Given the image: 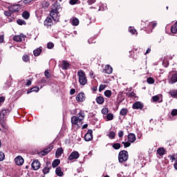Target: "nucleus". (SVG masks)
Returning <instances> with one entry per match:
<instances>
[{"instance_id": "obj_7", "label": "nucleus", "mask_w": 177, "mask_h": 177, "mask_svg": "<svg viewBox=\"0 0 177 177\" xmlns=\"http://www.w3.org/2000/svg\"><path fill=\"white\" fill-rule=\"evenodd\" d=\"M31 167L32 169H34L35 171H37V169H39V168H41V163L38 160H35L32 162Z\"/></svg>"}, {"instance_id": "obj_49", "label": "nucleus", "mask_w": 177, "mask_h": 177, "mask_svg": "<svg viewBox=\"0 0 177 177\" xmlns=\"http://www.w3.org/2000/svg\"><path fill=\"white\" fill-rule=\"evenodd\" d=\"M44 75H45L46 78H47V79L50 78V73H49V71H45Z\"/></svg>"}, {"instance_id": "obj_56", "label": "nucleus", "mask_w": 177, "mask_h": 177, "mask_svg": "<svg viewBox=\"0 0 177 177\" xmlns=\"http://www.w3.org/2000/svg\"><path fill=\"white\" fill-rule=\"evenodd\" d=\"M87 2L88 5H93V3H95V2H96V0H88Z\"/></svg>"}, {"instance_id": "obj_20", "label": "nucleus", "mask_w": 177, "mask_h": 177, "mask_svg": "<svg viewBox=\"0 0 177 177\" xmlns=\"http://www.w3.org/2000/svg\"><path fill=\"white\" fill-rule=\"evenodd\" d=\"M52 147H49L47 149H45L43 151H41L42 156H46V154H48L50 151H52Z\"/></svg>"}, {"instance_id": "obj_31", "label": "nucleus", "mask_w": 177, "mask_h": 177, "mask_svg": "<svg viewBox=\"0 0 177 177\" xmlns=\"http://www.w3.org/2000/svg\"><path fill=\"white\" fill-rule=\"evenodd\" d=\"M53 10H57V12H59L60 10V6L57 3H54L52 8Z\"/></svg>"}, {"instance_id": "obj_36", "label": "nucleus", "mask_w": 177, "mask_h": 177, "mask_svg": "<svg viewBox=\"0 0 177 177\" xmlns=\"http://www.w3.org/2000/svg\"><path fill=\"white\" fill-rule=\"evenodd\" d=\"M22 60L23 62H25L26 63H27V62H30V57H28V55H24L22 57Z\"/></svg>"}, {"instance_id": "obj_41", "label": "nucleus", "mask_w": 177, "mask_h": 177, "mask_svg": "<svg viewBox=\"0 0 177 177\" xmlns=\"http://www.w3.org/2000/svg\"><path fill=\"white\" fill-rule=\"evenodd\" d=\"M148 84H154V79L153 77H148L147 80Z\"/></svg>"}, {"instance_id": "obj_54", "label": "nucleus", "mask_w": 177, "mask_h": 177, "mask_svg": "<svg viewBox=\"0 0 177 177\" xmlns=\"http://www.w3.org/2000/svg\"><path fill=\"white\" fill-rule=\"evenodd\" d=\"M148 26H149V27L152 26V28H154L157 26V23H156V22H154L153 24L149 23Z\"/></svg>"}, {"instance_id": "obj_10", "label": "nucleus", "mask_w": 177, "mask_h": 177, "mask_svg": "<svg viewBox=\"0 0 177 177\" xmlns=\"http://www.w3.org/2000/svg\"><path fill=\"white\" fill-rule=\"evenodd\" d=\"M59 67H61L62 70H68V67H70V63H68V62H67L66 60H63L62 62H61Z\"/></svg>"}, {"instance_id": "obj_2", "label": "nucleus", "mask_w": 177, "mask_h": 177, "mask_svg": "<svg viewBox=\"0 0 177 177\" xmlns=\"http://www.w3.org/2000/svg\"><path fill=\"white\" fill-rule=\"evenodd\" d=\"M129 157L128 151L125 150L120 151L118 156L119 162H125L128 161Z\"/></svg>"}, {"instance_id": "obj_48", "label": "nucleus", "mask_w": 177, "mask_h": 177, "mask_svg": "<svg viewBox=\"0 0 177 177\" xmlns=\"http://www.w3.org/2000/svg\"><path fill=\"white\" fill-rule=\"evenodd\" d=\"M153 102H158L160 100V97L158 95H155L152 97Z\"/></svg>"}, {"instance_id": "obj_13", "label": "nucleus", "mask_w": 177, "mask_h": 177, "mask_svg": "<svg viewBox=\"0 0 177 177\" xmlns=\"http://www.w3.org/2000/svg\"><path fill=\"white\" fill-rule=\"evenodd\" d=\"M76 100L77 102H84L85 100V94L84 93H80L76 96Z\"/></svg>"}, {"instance_id": "obj_32", "label": "nucleus", "mask_w": 177, "mask_h": 177, "mask_svg": "<svg viewBox=\"0 0 177 177\" xmlns=\"http://www.w3.org/2000/svg\"><path fill=\"white\" fill-rule=\"evenodd\" d=\"M3 118H0V124L1 125L2 128L6 129L8 128V125H6V122L2 120Z\"/></svg>"}, {"instance_id": "obj_24", "label": "nucleus", "mask_w": 177, "mask_h": 177, "mask_svg": "<svg viewBox=\"0 0 177 177\" xmlns=\"http://www.w3.org/2000/svg\"><path fill=\"white\" fill-rule=\"evenodd\" d=\"M157 153L159 156H164V154H165V149L162 147L158 148L157 149Z\"/></svg>"}, {"instance_id": "obj_57", "label": "nucleus", "mask_w": 177, "mask_h": 177, "mask_svg": "<svg viewBox=\"0 0 177 177\" xmlns=\"http://www.w3.org/2000/svg\"><path fill=\"white\" fill-rule=\"evenodd\" d=\"M118 136H119L120 138H122V136H124V131H120L118 132Z\"/></svg>"}, {"instance_id": "obj_8", "label": "nucleus", "mask_w": 177, "mask_h": 177, "mask_svg": "<svg viewBox=\"0 0 177 177\" xmlns=\"http://www.w3.org/2000/svg\"><path fill=\"white\" fill-rule=\"evenodd\" d=\"M132 109H133V110H142V109H143V104L137 101L133 104Z\"/></svg>"}, {"instance_id": "obj_16", "label": "nucleus", "mask_w": 177, "mask_h": 177, "mask_svg": "<svg viewBox=\"0 0 177 177\" xmlns=\"http://www.w3.org/2000/svg\"><path fill=\"white\" fill-rule=\"evenodd\" d=\"M128 140L130 143H133V142L136 140V136H135L133 133H129L128 135Z\"/></svg>"}, {"instance_id": "obj_28", "label": "nucleus", "mask_w": 177, "mask_h": 177, "mask_svg": "<svg viewBox=\"0 0 177 177\" xmlns=\"http://www.w3.org/2000/svg\"><path fill=\"white\" fill-rule=\"evenodd\" d=\"M59 164H60V160L55 159V160H53V162L52 163L53 168H56V167H57V165H59Z\"/></svg>"}, {"instance_id": "obj_27", "label": "nucleus", "mask_w": 177, "mask_h": 177, "mask_svg": "<svg viewBox=\"0 0 177 177\" xmlns=\"http://www.w3.org/2000/svg\"><path fill=\"white\" fill-rule=\"evenodd\" d=\"M128 114V109L123 108L120 110V115H127Z\"/></svg>"}, {"instance_id": "obj_51", "label": "nucleus", "mask_w": 177, "mask_h": 177, "mask_svg": "<svg viewBox=\"0 0 177 177\" xmlns=\"http://www.w3.org/2000/svg\"><path fill=\"white\" fill-rule=\"evenodd\" d=\"M69 3L70 5H76V3H78V0H71Z\"/></svg>"}, {"instance_id": "obj_14", "label": "nucleus", "mask_w": 177, "mask_h": 177, "mask_svg": "<svg viewBox=\"0 0 177 177\" xmlns=\"http://www.w3.org/2000/svg\"><path fill=\"white\" fill-rule=\"evenodd\" d=\"M44 26H46L47 28H49L52 26V19L50 17H47L44 22Z\"/></svg>"}, {"instance_id": "obj_33", "label": "nucleus", "mask_w": 177, "mask_h": 177, "mask_svg": "<svg viewBox=\"0 0 177 177\" xmlns=\"http://www.w3.org/2000/svg\"><path fill=\"white\" fill-rule=\"evenodd\" d=\"M129 31L131 32V34H132L133 35H135V34H138V32H136V30L132 27V26H130L129 28Z\"/></svg>"}, {"instance_id": "obj_12", "label": "nucleus", "mask_w": 177, "mask_h": 177, "mask_svg": "<svg viewBox=\"0 0 177 177\" xmlns=\"http://www.w3.org/2000/svg\"><path fill=\"white\" fill-rule=\"evenodd\" d=\"M15 162L16 165H23V164L24 163V159H23V157L21 156H17L15 158Z\"/></svg>"}, {"instance_id": "obj_52", "label": "nucleus", "mask_w": 177, "mask_h": 177, "mask_svg": "<svg viewBox=\"0 0 177 177\" xmlns=\"http://www.w3.org/2000/svg\"><path fill=\"white\" fill-rule=\"evenodd\" d=\"M171 115H173V117L177 115V109H173L171 112Z\"/></svg>"}, {"instance_id": "obj_38", "label": "nucleus", "mask_w": 177, "mask_h": 177, "mask_svg": "<svg viewBox=\"0 0 177 177\" xmlns=\"http://www.w3.org/2000/svg\"><path fill=\"white\" fill-rule=\"evenodd\" d=\"M42 171L44 175H46V174H49V171H50V168H49V167H45Z\"/></svg>"}, {"instance_id": "obj_55", "label": "nucleus", "mask_w": 177, "mask_h": 177, "mask_svg": "<svg viewBox=\"0 0 177 177\" xmlns=\"http://www.w3.org/2000/svg\"><path fill=\"white\" fill-rule=\"evenodd\" d=\"M10 86V83H5V86H3L4 89H8Z\"/></svg>"}, {"instance_id": "obj_26", "label": "nucleus", "mask_w": 177, "mask_h": 177, "mask_svg": "<svg viewBox=\"0 0 177 177\" xmlns=\"http://www.w3.org/2000/svg\"><path fill=\"white\" fill-rule=\"evenodd\" d=\"M169 95L171 96V97H177V90H171L169 92Z\"/></svg>"}, {"instance_id": "obj_63", "label": "nucleus", "mask_w": 177, "mask_h": 177, "mask_svg": "<svg viewBox=\"0 0 177 177\" xmlns=\"http://www.w3.org/2000/svg\"><path fill=\"white\" fill-rule=\"evenodd\" d=\"M93 39L90 38V39L88 40V44H95V41H93Z\"/></svg>"}, {"instance_id": "obj_34", "label": "nucleus", "mask_w": 177, "mask_h": 177, "mask_svg": "<svg viewBox=\"0 0 177 177\" xmlns=\"http://www.w3.org/2000/svg\"><path fill=\"white\" fill-rule=\"evenodd\" d=\"M112 147H113V149H115V150H118V149H121V144L114 143V144H113Z\"/></svg>"}, {"instance_id": "obj_59", "label": "nucleus", "mask_w": 177, "mask_h": 177, "mask_svg": "<svg viewBox=\"0 0 177 177\" xmlns=\"http://www.w3.org/2000/svg\"><path fill=\"white\" fill-rule=\"evenodd\" d=\"M106 9H107V6L103 7L100 6L99 8V10H106Z\"/></svg>"}, {"instance_id": "obj_45", "label": "nucleus", "mask_w": 177, "mask_h": 177, "mask_svg": "<svg viewBox=\"0 0 177 177\" xmlns=\"http://www.w3.org/2000/svg\"><path fill=\"white\" fill-rule=\"evenodd\" d=\"M102 113L106 115V114L109 113V109L107 108H104L102 109Z\"/></svg>"}, {"instance_id": "obj_17", "label": "nucleus", "mask_w": 177, "mask_h": 177, "mask_svg": "<svg viewBox=\"0 0 177 177\" xmlns=\"http://www.w3.org/2000/svg\"><path fill=\"white\" fill-rule=\"evenodd\" d=\"M104 73L106 74H111L113 73V68L110 65L105 66Z\"/></svg>"}, {"instance_id": "obj_60", "label": "nucleus", "mask_w": 177, "mask_h": 177, "mask_svg": "<svg viewBox=\"0 0 177 177\" xmlns=\"http://www.w3.org/2000/svg\"><path fill=\"white\" fill-rule=\"evenodd\" d=\"M41 84L46 83L47 82L46 78H45V77L41 78Z\"/></svg>"}, {"instance_id": "obj_29", "label": "nucleus", "mask_w": 177, "mask_h": 177, "mask_svg": "<svg viewBox=\"0 0 177 177\" xmlns=\"http://www.w3.org/2000/svg\"><path fill=\"white\" fill-rule=\"evenodd\" d=\"M71 24L73 26H78V24H80V20L77 18H73L71 20Z\"/></svg>"}, {"instance_id": "obj_43", "label": "nucleus", "mask_w": 177, "mask_h": 177, "mask_svg": "<svg viewBox=\"0 0 177 177\" xmlns=\"http://www.w3.org/2000/svg\"><path fill=\"white\" fill-rule=\"evenodd\" d=\"M106 118H107V120H109V121H111V120H113V118H114V115L112 113H109L106 115Z\"/></svg>"}, {"instance_id": "obj_40", "label": "nucleus", "mask_w": 177, "mask_h": 177, "mask_svg": "<svg viewBox=\"0 0 177 177\" xmlns=\"http://www.w3.org/2000/svg\"><path fill=\"white\" fill-rule=\"evenodd\" d=\"M12 14H13V12L10 10L4 11L5 16H7L8 17H10V16H12Z\"/></svg>"}, {"instance_id": "obj_53", "label": "nucleus", "mask_w": 177, "mask_h": 177, "mask_svg": "<svg viewBox=\"0 0 177 177\" xmlns=\"http://www.w3.org/2000/svg\"><path fill=\"white\" fill-rule=\"evenodd\" d=\"M169 160H171V161H175V160H176L175 154L169 156Z\"/></svg>"}, {"instance_id": "obj_15", "label": "nucleus", "mask_w": 177, "mask_h": 177, "mask_svg": "<svg viewBox=\"0 0 177 177\" xmlns=\"http://www.w3.org/2000/svg\"><path fill=\"white\" fill-rule=\"evenodd\" d=\"M9 113H10V111L9 109H5L3 110L0 113V118H5Z\"/></svg>"}, {"instance_id": "obj_58", "label": "nucleus", "mask_w": 177, "mask_h": 177, "mask_svg": "<svg viewBox=\"0 0 177 177\" xmlns=\"http://www.w3.org/2000/svg\"><path fill=\"white\" fill-rule=\"evenodd\" d=\"M129 96L130 97H135L136 96V94L135 93V92L132 91L129 93Z\"/></svg>"}, {"instance_id": "obj_46", "label": "nucleus", "mask_w": 177, "mask_h": 177, "mask_svg": "<svg viewBox=\"0 0 177 177\" xmlns=\"http://www.w3.org/2000/svg\"><path fill=\"white\" fill-rule=\"evenodd\" d=\"M122 144L124 145V147L125 148L129 147V146H131L130 142H122Z\"/></svg>"}, {"instance_id": "obj_62", "label": "nucleus", "mask_w": 177, "mask_h": 177, "mask_svg": "<svg viewBox=\"0 0 177 177\" xmlns=\"http://www.w3.org/2000/svg\"><path fill=\"white\" fill-rule=\"evenodd\" d=\"M32 1H34V0H24V3H30L32 2Z\"/></svg>"}, {"instance_id": "obj_6", "label": "nucleus", "mask_w": 177, "mask_h": 177, "mask_svg": "<svg viewBox=\"0 0 177 177\" xmlns=\"http://www.w3.org/2000/svg\"><path fill=\"white\" fill-rule=\"evenodd\" d=\"M26 37L24 34H20L19 35L14 36L13 40L16 41V42H23V41H25Z\"/></svg>"}, {"instance_id": "obj_35", "label": "nucleus", "mask_w": 177, "mask_h": 177, "mask_svg": "<svg viewBox=\"0 0 177 177\" xmlns=\"http://www.w3.org/2000/svg\"><path fill=\"white\" fill-rule=\"evenodd\" d=\"M104 95L110 98L111 97V91L110 90H106L104 91Z\"/></svg>"}, {"instance_id": "obj_11", "label": "nucleus", "mask_w": 177, "mask_h": 177, "mask_svg": "<svg viewBox=\"0 0 177 177\" xmlns=\"http://www.w3.org/2000/svg\"><path fill=\"white\" fill-rule=\"evenodd\" d=\"M20 5H12L8 6V10H10L12 13H15V12H19L20 10Z\"/></svg>"}, {"instance_id": "obj_37", "label": "nucleus", "mask_w": 177, "mask_h": 177, "mask_svg": "<svg viewBox=\"0 0 177 177\" xmlns=\"http://www.w3.org/2000/svg\"><path fill=\"white\" fill-rule=\"evenodd\" d=\"M108 136L109 139H114L115 138V133L114 131H110Z\"/></svg>"}, {"instance_id": "obj_39", "label": "nucleus", "mask_w": 177, "mask_h": 177, "mask_svg": "<svg viewBox=\"0 0 177 177\" xmlns=\"http://www.w3.org/2000/svg\"><path fill=\"white\" fill-rule=\"evenodd\" d=\"M22 16L24 19H28V17H30V13L28 12L25 11L23 12Z\"/></svg>"}, {"instance_id": "obj_4", "label": "nucleus", "mask_w": 177, "mask_h": 177, "mask_svg": "<svg viewBox=\"0 0 177 177\" xmlns=\"http://www.w3.org/2000/svg\"><path fill=\"white\" fill-rule=\"evenodd\" d=\"M50 16H51L54 21H59V12L57 10H52L50 12Z\"/></svg>"}, {"instance_id": "obj_61", "label": "nucleus", "mask_w": 177, "mask_h": 177, "mask_svg": "<svg viewBox=\"0 0 177 177\" xmlns=\"http://www.w3.org/2000/svg\"><path fill=\"white\" fill-rule=\"evenodd\" d=\"M75 93V89L71 88L70 91V95H74Z\"/></svg>"}, {"instance_id": "obj_44", "label": "nucleus", "mask_w": 177, "mask_h": 177, "mask_svg": "<svg viewBox=\"0 0 177 177\" xmlns=\"http://www.w3.org/2000/svg\"><path fill=\"white\" fill-rule=\"evenodd\" d=\"M5 160V153L0 151V161H3Z\"/></svg>"}, {"instance_id": "obj_22", "label": "nucleus", "mask_w": 177, "mask_h": 177, "mask_svg": "<svg viewBox=\"0 0 177 177\" xmlns=\"http://www.w3.org/2000/svg\"><path fill=\"white\" fill-rule=\"evenodd\" d=\"M171 32L172 34H176L177 32V21L171 26Z\"/></svg>"}, {"instance_id": "obj_47", "label": "nucleus", "mask_w": 177, "mask_h": 177, "mask_svg": "<svg viewBox=\"0 0 177 177\" xmlns=\"http://www.w3.org/2000/svg\"><path fill=\"white\" fill-rule=\"evenodd\" d=\"M54 46H55V44H53L52 42H48L47 44L48 49H52Z\"/></svg>"}, {"instance_id": "obj_1", "label": "nucleus", "mask_w": 177, "mask_h": 177, "mask_svg": "<svg viewBox=\"0 0 177 177\" xmlns=\"http://www.w3.org/2000/svg\"><path fill=\"white\" fill-rule=\"evenodd\" d=\"M84 118H85V113L84 111H80L77 116H73L71 118V123L73 125H77L78 123H81Z\"/></svg>"}, {"instance_id": "obj_30", "label": "nucleus", "mask_w": 177, "mask_h": 177, "mask_svg": "<svg viewBox=\"0 0 177 177\" xmlns=\"http://www.w3.org/2000/svg\"><path fill=\"white\" fill-rule=\"evenodd\" d=\"M170 82L171 84H175V82H177V74H174L172 75Z\"/></svg>"}, {"instance_id": "obj_23", "label": "nucleus", "mask_w": 177, "mask_h": 177, "mask_svg": "<svg viewBox=\"0 0 177 177\" xmlns=\"http://www.w3.org/2000/svg\"><path fill=\"white\" fill-rule=\"evenodd\" d=\"M39 86H35L30 89H29L28 91H27V93L29 94V93H31V92H39Z\"/></svg>"}, {"instance_id": "obj_3", "label": "nucleus", "mask_w": 177, "mask_h": 177, "mask_svg": "<svg viewBox=\"0 0 177 177\" xmlns=\"http://www.w3.org/2000/svg\"><path fill=\"white\" fill-rule=\"evenodd\" d=\"M77 76L79 77V82L80 85H85L88 81L86 80V75L84 71H80L77 73Z\"/></svg>"}, {"instance_id": "obj_18", "label": "nucleus", "mask_w": 177, "mask_h": 177, "mask_svg": "<svg viewBox=\"0 0 177 177\" xmlns=\"http://www.w3.org/2000/svg\"><path fill=\"white\" fill-rule=\"evenodd\" d=\"M41 53H42V47H39L35 50H33L34 56H36V57L39 56V55H41Z\"/></svg>"}, {"instance_id": "obj_5", "label": "nucleus", "mask_w": 177, "mask_h": 177, "mask_svg": "<svg viewBox=\"0 0 177 177\" xmlns=\"http://www.w3.org/2000/svg\"><path fill=\"white\" fill-rule=\"evenodd\" d=\"M92 133H93V131H92V129H88L84 136V140H86V142H90V140L93 139V136H92Z\"/></svg>"}, {"instance_id": "obj_25", "label": "nucleus", "mask_w": 177, "mask_h": 177, "mask_svg": "<svg viewBox=\"0 0 177 177\" xmlns=\"http://www.w3.org/2000/svg\"><path fill=\"white\" fill-rule=\"evenodd\" d=\"M55 174L57 176H63V171H62V168L57 167L55 169Z\"/></svg>"}, {"instance_id": "obj_21", "label": "nucleus", "mask_w": 177, "mask_h": 177, "mask_svg": "<svg viewBox=\"0 0 177 177\" xmlns=\"http://www.w3.org/2000/svg\"><path fill=\"white\" fill-rule=\"evenodd\" d=\"M63 148H59L57 149L56 152H55V156L56 157H60L62 156V154H63Z\"/></svg>"}, {"instance_id": "obj_9", "label": "nucleus", "mask_w": 177, "mask_h": 177, "mask_svg": "<svg viewBox=\"0 0 177 177\" xmlns=\"http://www.w3.org/2000/svg\"><path fill=\"white\" fill-rule=\"evenodd\" d=\"M80 158V153L78 151H73L68 156V160L72 161V160H77Z\"/></svg>"}, {"instance_id": "obj_64", "label": "nucleus", "mask_w": 177, "mask_h": 177, "mask_svg": "<svg viewBox=\"0 0 177 177\" xmlns=\"http://www.w3.org/2000/svg\"><path fill=\"white\" fill-rule=\"evenodd\" d=\"M4 39H3V35H1L0 36V44H2V42H3Z\"/></svg>"}, {"instance_id": "obj_50", "label": "nucleus", "mask_w": 177, "mask_h": 177, "mask_svg": "<svg viewBox=\"0 0 177 177\" xmlns=\"http://www.w3.org/2000/svg\"><path fill=\"white\" fill-rule=\"evenodd\" d=\"M106 89V85L101 84L99 88V92H102V91H104Z\"/></svg>"}, {"instance_id": "obj_19", "label": "nucleus", "mask_w": 177, "mask_h": 177, "mask_svg": "<svg viewBox=\"0 0 177 177\" xmlns=\"http://www.w3.org/2000/svg\"><path fill=\"white\" fill-rule=\"evenodd\" d=\"M95 100L97 104H103L104 103V98L102 96L97 97Z\"/></svg>"}, {"instance_id": "obj_42", "label": "nucleus", "mask_w": 177, "mask_h": 177, "mask_svg": "<svg viewBox=\"0 0 177 177\" xmlns=\"http://www.w3.org/2000/svg\"><path fill=\"white\" fill-rule=\"evenodd\" d=\"M17 24H19V26H23V24H26V22L24 20H21V19H18L17 20Z\"/></svg>"}]
</instances>
